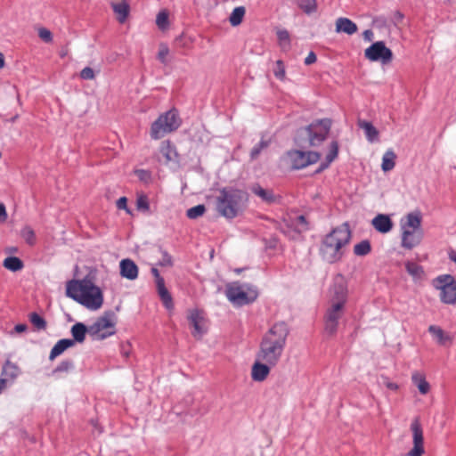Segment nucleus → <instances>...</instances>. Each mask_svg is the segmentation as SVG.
Listing matches in <instances>:
<instances>
[{
	"label": "nucleus",
	"instance_id": "obj_1",
	"mask_svg": "<svg viewBox=\"0 0 456 456\" xmlns=\"http://www.w3.org/2000/svg\"><path fill=\"white\" fill-rule=\"evenodd\" d=\"M289 334V329L286 322L274 323L263 336L256 359L275 366L281 360Z\"/></svg>",
	"mask_w": 456,
	"mask_h": 456
},
{
	"label": "nucleus",
	"instance_id": "obj_2",
	"mask_svg": "<svg viewBox=\"0 0 456 456\" xmlns=\"http://www.w3.org/2000/svg\"><path fill=\"white\" fill-rule=\"evenodd\" d=\"M350 240L349 224L344 223L333 228L323 237L320 245V255L329 264L338 263L344 256L343 248L349 243Z\"/></svg>",
	"mask_w": 456,
	"mask_h": 456
},
{
	"label": "nucleus",
	"instance_id": "obj_3",
	"mask_svg": "<svg viewBox=\"0 0 456 456\" xmlns=\"http://www.w3.org/2000/svg\"><path fill=\"white\" fill-rule=\"evenodd\" d=\"M66 295L90 310H98L103 304L102 291L87 278L69 281Z\"/></svg>",
	"mask_w": 456,
	"mask_h": 456
},
{
	"label": "nucleus",
	"instance_id": "obj_4",
	"mask_svg": "<svg viewBox=\"0 0 456 456\" xmlns=\"http://www.w3.org/2000/svg\"><path fill=\"white\" fill-rule=\"evenodd\" d=\"M248 200V193L234 187H224L216 197V210L227 219L235 218L245 208Z\"/></svg>",
	"mask_w": 456,
	"mask_h": 456
},
{
	"label": "nucleus",
	"instance_id": "obj_5",
	"mask_svg": "<svg viewBox=\"0 0 456 456\" xmlns=\"http://www.w3.org/2000/svg\"><path fill=\"white\" fill-rule=\"evenodd\" d=\"M182 125V119L176 109H171L162 114L151 124L150 135L153 140H159L166 134L176 131Z\"/></svg>",
	"mask_w": 456,
	"mask_h": 456
},
{
	"label": "nucleus",
	"instance_id": "obj_6",
	"mask_svg": "<svg viewBox=\"0 0 456 456\" xmlns=\"http://www.w3.org/2000/svg\"><path fill=\"white\" fill-rule=\"evenodd\" d=\"M224 294L229 302L236 307L249 305L258 297V292L254 286L238 281L228 283Z\"/></svg>",
	"mask_w": 456,
	"mask_h": 456
},
{
	"label": "nucleus",
	"instance_id": "obj_7",
	"mask_svg": "<svg viewBox=\"0 0 456 456\" xmlns=\"http://www.w3.org/2000/svg\"><path fill=\"white\" fill-rule=\"evenodd\" d=\"M116 315L106 312L88 327V333L94 339L102 340L116 333Z\"/></svg>",
	"mask_w": 456,
	"mask_h": 456
},
{
	"label": "nucleus",
	"instance_id": "obj_8",
	"mask_svg": "<svg viewBox=\"0 0 456 456\" xmlns=\"http://www.w3.org/2000/svg\"><path fill=\"white\" fill-rule=\"evenodd\" d=\"M435 289L440 290V300L446 305L456 304V280L451 274L437 276L433 281Z\"/></svg>",
	"mask_w": 456,
	"mask_h": 456
},
{
	"label": "nucleus",
	"instance_id": "obj_9",
	"mask_svg": "<svg viewBox=\"0 0 456 456\" xmlns=\"http://www.w3.org/2000/svg\"><path fill=\"white\" fill-rule=\"evenodd\" d=\"M331 120L330 118L318 119L305 127L310 146L317 147L324 142L330 131Z\"/></svg>",
	"mask_w": 456,
	"mask_h": 456
},
{
	"label": "nucleus",
	"instance_id": "obj_10",
	"mask_svg": "<svg viewBox=\"0 0 456 456\" xmlns=\"http://www.w3.org/2000/svg\"><path fill=\"white\" fill-rule=\"evenodd\" d=\"M292 169H302L316 163L321 154L316 151H303L293 150L287 152Z\"/></svg>",
	"mask_w": 456,
	"mask_h": 456
},
{
	"label": "nucleus",
	"instance_id": "obj_11",
	"mask_svg": "<svg viewBox=\"0 0 456 456\" xmlns=\"http://www.w3.org/2000/svg\"><path fill=\"white\" fill-rule=\"evenodd\" d=\"M364 56L370 61H381L383 64H387L393 60L392 51L383 41H377L366 48Z\"/></svg>",
	"mask_w": 456,
	"mask_h": 456
},
{
	"label": "nucleus",
	"instance_id": "obj_12",
	"mask_svg": "<svg viewBox=\"0 0 456 456\" xmlns=\"http://www.w3.org/2000/svg\"><path fill=\"white\" fill-rule=\"evenodd\" d=\"M330 305H335V303H338L340 306L346 305L348 297V289L347 284L345 281L342 275H338L330 289Z\"/></svg>",
	"mask_w": 456,
	"mask_h": 456
},
{
	"label": "nucleus",
	"instance_id": "obj_13",
	"mask_svg": "<svg viewBox=\"0 0 456 456\" xmlns=\"http://www.w3.org/2000/svg\"><path fill=\"white\" fill-rule=\"evenodd\" d=\"M344 306H340L338 303L330 305L325 314V330L327 333L333 335L336 333L338 326V321L344 314Z\"/></svg>",
	"mask_w": 456,
	"mask_h": 456
},
{
	"label": "nucleus",
	"instance_id": "obj_14",
	"mask_svg": "<svg viewBox=\"0 0 456 456\" xmlns=\"http://www.w3.org/2000/svg\"><path fill=\"white\" fill-rule=\"evenodd\" d=\"M188 320L193 327L191 335L195 338L200 339L208 332V321L204 313L199 309H194L190 313Z\"/></svg>",
	"mask_w": 456,
	"mask_h": 456
},
{
	"label": "nucleus",
	"instance_id": "obj_15",
	"mask_svg": "<svg viewBox=\"0 0 456 456\" xmlns=\"http://www.w3.org/2000/svg\"><path fill=\"white\" fill-rule=\"evenodd\" d=\"M411 430L412 432L413 447L408 452V456H422L425 452L423 430L418 419H415L411 424Z\"/></svg>",
	"mask_w": 456,
	"mask_h": 456
},
{
	"label": "nucleus",
	"instance_id": "obj_16",
	"mask_svg": "<svg viewBox=\"0 0 456 456\" xmlns=\"http://www.w3.org/2000/svg\"><path fill=\"white\" fill-rule=\"evenodd\" d=\"M422 231L402 230L401 245L406 249H411L422 240Z\"/></svg>",
	"mask_w": 456,
	"mask_h": 456
},
{
	"label": "nucleus",
	"instance_id": "obj_17",
	"mask_svg": "<svg viewBox=\"0 0 456 456\" xmlns=\"http://www.w3.org/2000/svg\"><path fill=\"white\" fill-rule=\"evenodd\" d=\"M159 151L165 158V163H179V154L176 147L169 140L163 141L159 147Z\"/></svg>",
	"mask_w": 456,
	"mask_h": 456
},
{
	"label": "nucleus",
	"instance_id": "obj_18",
	"mask_svg": "<svg viewBox=\"0 0 456 456\" xmlns=\"http://www.w3.org/2000/svg\"><path fill=\"white\" fill-rule=\"evenodd\" d=\"M271 367V364L256 359L251 369L252 379L256 382L265 380L270 373Z\"/></svg>",
	"mask_w": 456,
	"mask_h": 456
},
{
	"label": "nucleus",
	"instance_id": "obj_19",
	"mask_svg": "<svg viewBox=\"0 0 456 456\" xmlns=\"http://www.w3.org/2000/svg\"><path fill=\"white\" fill-rule=\"evenodd\" d=\"M120 275L128 280H135L138 276V267L135 263L129 259L126 258L120 261Z\"/></svg>",
	"mask_w": 456,
	"mask_h": 456
},
{
	"label": "nucleus",
	"instance_id": "obj_20",
	"mask_svg": "<svg viewBox=\"0 0 456 456\" xmlns=\"http://www.w3.org/2000/svg\"><path fill=\"white\" fill-rule=\"evenodd\" d=\"M371 224L373 227L381 233H387L393 228V222L387 215L379 214L376 216Z\"/></svg>",
	"mask_w": 456,
	"mask_h": 456
},
{
	"label": "nucleus",
	"instance_id": "obj_21",
	"mask_svg": "<svg viewBox=\"0 0 456 456\" xmlns=\"http://www.w3.org/2000/svg\"><path fill=\"white\" fill-rule=\"evenodd\" d=\"M421 214L419 211L411 212L406 216L404 223L402 222V230L421 231Z\"/></svg>",
	"mask_w": 456,
	"mask_h": 456
},
{
	"label": "nucleus",
	"instance_id": "obj_22",
	"mask_svg": "<svg viewBox=\"0 0 456 456\" xmlns=\"http://www.w3.org/2000/svg\"><path fill=\"white\" fill-rule=\"evenodd\" d=\"M339 145L338 141H332L329 145V152L326 155L325 160L320 164L316 173H320L330 167V165L337 159L338 155Z\"/></svg>",
	"mask_w": 456,
	"mask_h": 456
},
{
	"label": "nucleus",
	"instance_id": "obj_23",
	"mask_svg": "<svg viewBox=\"0 0 456 456\" xmlns=\"http://www.w3.org/2000/svg\"><path fill=\"white\" fill-rule=\"evenodd\" d=\"M357 31V25L348 18L339 17L336 20V32L353 35Z\"/></svg>",
	"mask_w": 456,
	"mask_h": 456
},
{
	"label": "nucleus",
	"instance_id": "obj_24",
	"mask_svg": "<svg viewBox=\"0 0 456 456\" xmlns=\"http://www.w3.org/2000/svg\"><path fill=\"white\" fill-rule=\"evenodd\" d=\"M157 290L158 294L165 305L167 309H172L174 307L173 304V298L171 297V294L167 290V289L165 286V281L164 279H159V281H157Z\"/></svg>",
	"mask_w": 456,
	"mask_h": 456
},
{
	"label": "nucleus",
	"instance_id": "obj_25",
	"mask_svg": "<svg viewBox=\"0 0 456 456\" xmlns=\"http://www.w3.org/2000/svg\"><path fill=\"white\" fill-rule=\"evenodd\" d=\"M157 290L158 294L165 305L167 309H172L174 307L173 304V298L171 297V294L167 290V289L165 286V281L164 279H159V281H157Z\"/></svg>",
	"mask_w": 456,
	"mask_h": 456
},
{
	"label": "nucleus",
	"instance_id": "obj_26",
	"mask_svg": "<svg viewBox=\"0 0 456 456\" xmlns=\"http://www.w3.org/2000/svg\"><path fill=\"white\" fill-rule=\"evenodd\" d=\"M157 290L158 294L165 305L167 309H172L174 307L173 304V298L171 297V294L167 290V289L165 286V281L164 279H159V281H157Z\"/></svg>",
	"mask_w": 456,
	"mask_h": 456
},
{
	"label": "nucleus",
	"instance_id": "obj_27",
	"mask_svg": "<svg viewBox=\"0 0 456 456\" xmlns=\"http://www.w3.org/2000/svg\"><path fill=\"white\" fill-rule=\"evenodd\" d=\"M20 373V370L18 365L7 360L3 366L1 376L6 379L7 382H13Z\"/></svg>",
	"mask_w": 456,
	"mask_h": 456
},
{
	"label": "nucleus",
	"instance_id": "obj_28",
	"mask_svg": "<svg viewBox=\"0 0 456 456\" xmlns=\"http://www.w3.org/2000/svg\"><path fill=\"white\" fill-rule=\"evenodd\" d=\"M251 191L259 197L264 202L273 203L276 200V197L272 190L264 189L260 184L255 183L250 188Z\"/></svg>",
	"mask_w": 456,
	"mask_h": 456
},
{
	"label": "nucleus",
	"instance_id": "obj_29",
	"mask_svg": "<svg viewBox=\"0 0 456 456\" xmlns=\"http://www.w3.org/2000/svg\"><path fill=\"white\" fill-rule=\"evenodd\" d=\"M74 346V340H71L70 338H62L60 339L51 349L50 354H49V360L53 361L57 356L61 355L66 349L71 347Z\"/></svg>",
	"mask_w": 456,
	"mask_h": 456
},
{
	"label": "nucleus",
	"instance_id": "obj_30",
	"mask_svg": "<svg viewBox=\"0 0 456 456\" xmlns=\"http://www.w3.org/2000/svg\"><path fill=\"white\" fill-rule=\"evenodd\" d=\"M405 270L412 280L417 281L424 277L425 272L423 267L413 261H406L404 263Z\"/></svg>",
	"mask_w": 456,
	"mask_h": 456
},
{
	"label": "nucleus",
	"instance_id": "obj_31",
	"mask_svg": "<svg viewBox=\"0 0 456 456\" xmlns=\"http://www.w3.org/2000/svg\"><path fill=\"white\" fill-rule=\"evenodd\" d=\"M70 332L73 337L71 340H74V344L76 342L83 343L88 332V328L82 322H77L71 327Z\"/></svg>",
	"mask_w": 456,
	"mask_h": 456
},
{
	"label": "nucleus",
	"instance_id": "obj_32",
	"mask_svg": "<svg viewBox=\"0 0 456 456\" xmlns=\"http://www.w3.org/2000/svg\"><path fill=\"white\" fill-rule=\"evenodd\" d=\"M411 380L412 383L417 386L420 394L426 395L429 392L430 386L423 374L414 372L411 376Z\"/></svg>",
	"mask_w": 456,
	"mask_h": 456
},
{
	"label": "nucleus",
	"instance_id": "obj_33",
	"mask_svg": "<svg viewBox=\"0 0 456 456\" xmlns=\"http://www.w3.org/2000/svg\"><path fill=\"white\" fill-rule=\"evenodd\" d=\"M111 7L115 13L118 14V20L119 22H124L129 14V4L126 1L120 3H114Z\"/></svg>",
	"mask_w": 456,
	"mask_h": 456
},
{
	"label": "nucleus",
	"instance_id": "obj_34",
	"mask_svg": "<svg viewBox=\"0 0 456 456\" xmlns=\"http://www.w3.org/2000/svg\"><path fill=\"white\" fill-rule=\"evenodd\" d=\"M396 155L392 150L387 151L382 157L381 168L384 172L392 170L395 167Z\"/></svg>",
	"mask_w": 456,
	"mask_h": 456
},
{
	"label": "nucleus",
	"instance_id": "obj_35",
	"mask_svg": "<svg viewBox=\"0 0 456 456\" xmlns=\"http://www.w3.org/2000/svg\"><path fill=\"white\" fill-rule=\"evenodd\" d=\"M3 265L9 271L18 272L24 267L23 262L17 256H8L4 262Z\"/></svg>",
	"mask_w": 456,
	"mask_h": 456
},
{
	"label": "nucleus",
	"instance_id": "obj_36",
	"mask_svg": "<svg viewBox=\"0 0 456 456\" xmlns=\"http://www.w3.org/2000/svg\"><path fill=\"white\" fill-rule=\"evenodd\" d=\"M359 126L364 130L365 135L370 142L378 138L379 132L376 127L369 121H359Z\"/></svg>",
	"mask_w": 456,
	"mask_h": 456
},
{
	"label": "nucleus",
	"instance_id": "obj_37",
	"mask_svg": "<svg viewBox=\"0 0 456 456\" xmlns=\"http://www.w3.org/2000/svg\"><path fill=\"white\" fill-rule=\"evenodd\" d=\"M245 13L246 8L244 6L235 7L229 17L231 25L233 27L239 26L242 22Z\"/></svg>",
	"mask_w": 456,
	"mask_h": 456
},
{
	"label": "nucleus",
	"instance_id": "obj_38",
	"mask_svg": "<svg viewBox=\"0 0 456 456\" xmlns=\"http://www.w3.org/2000/svg\"><path fill=\"white\" fill-rule=\"evenodd\" d=\"M428 332L434 337L436 342L440 345H444L449 337L444 333L441 327L436 325H430L428 327Z\"/></svg>",
	"mask_w": 456,
	"mask_h": 456
},
{
	"label": "nucleus",
	"instance_id": "obj_39",
	"mask_svg": "<svg viewBox=\"0 0 456 456\" xmlns=\"http://www.w3.org/2000/svg\"><path fill=\"white\" fill-rule=\"evenodd\" d=\"M371 251V246L368 240H363L354 247V254L358 256H367Z\"/></svg>",
	"mask_w": 456,
	"mask_h": 456
},
{
	"label": "nucleus",
	"instance_id": "obj_40",
	"mask_svg": "<svg viewBox=\"0 0 456 456\" xmlns=\"http://www.w3.org/2000/svg\"><path fill=\"white\" fill-rule=\"evenodd\" d=\"M297 5L306 14H312L317 11V0H297Z\"/></svg>",
	"mask_w": 456,
	"mask_h": 456
},
{
	"label": "nucleus",
	"instance_id": "obj_41",
	"mask_svg": "<svg viewBox=\"0 0 456 456\" xmlns=\"http://www.w3.org/2000/svg\"><path fill=\"white\" fill-rule=\"evenodd\" d=\"M277 39L280 46L283 50H288L290 48V37L287 29H279L277 31Z\"/></svg>",
	"mask_w": 456,
	"mask_h": 456
},
{
	"label": "nucleus",
	"instance_id": "obj_42",
	"mask_svg": "<svg viewBox=\"0 0 456 456\" xmlns=\"http://www.w3.org/2000/svg\"><path fill=\"white\" fill-rule=\"evenodd\" d=\"M20 236L24 239L27 244L33 246L36 243V234L34 230L26 225L20 230Z\"/></svg>",
	"mask_w": 456,
	"mask_h": 456
},
{
	"label": "nucleus",
	"instance_id": "obj_43",
	"mask_svg": "<svg viewBox=\"0 0 456 456\" xmlns=\"http://www.w3.org/2000/svg\"><path fill=\"white\" fill-rule=\"evenodd\" d=\"M29 321L32 325L38 330H44L46 329L47 324L45 320L37 313H31L29 314Z\"/></svg>",
	"mask_w": 456,
	"mask_h": 456
},
{
	"label": "nucleus",
	"instance_id": "obj_44",
	"mask_svg": "<svg viewBox=\"0 0 456 456\" xmlns=\"http://www.w3.org/2000/svg\"><path fill=\"white\" fill-rule=\"evenodd\" d=\"M74 369V362L72 360H64L61 362L53 370L52 374L56 375L61 372H69Z\"/></svg>",
	"mask_w": 456,
	"mask_h": 456
},
{
	"label": "nucleus",
	"instance_id": "obj_45",
	"mask_svg": "<svg viewBox=\"0 0 456 456\" xmlns=\"http://www.w3.org/2000/svg\"><path fill=\"white\" fill-rule=\"evenodd\" d=\"M156 24L159 29L165 30L169 25L168 12L166 10L160 11L156 18Z\"/></svg>",
	"mask_w": 456,
	"mask_h": 456
},
{
	"label": "nucleus",
	"instance_id": "obj_46",
	"mask_svg": "<svg viewBox=\"0 0 456 456\" xmlns=\"http://www.w3.org/2000/svg\"><path fill=\"white\" fill-rule=\"evenodd\" d=\"M205 212H206L205 206L202 204H200V205L194 206V207L187 209L186 216L190 219H196V218L203 216Z\"/></svg>",
	"mask_w": 456,
	"mask_h": 456
},
{
	"label": "nucleus",
	"instance_id": "obj_47",
	"mask_svg": "<svg viewBox=\"0 0 456 456\" xmlns=\"http://www.w3.org/2000/svg\"><path fill=\"white\" fill-rule=\"evenodd\" d=\"M136 208L142 212H149L150 202L147 195L142 193L137 196L136 199Z\"/></svg>",
	"mask_w": 456,
	"mask_h": 456
},
{
	"label": "nucleus",
	"instance_id": "obj_48",
	"mask_svg": "<svg viewBox=\"0 0 456 456\" xmlns=\"http://www.w3.org/2000/svg\"><path fill=\"white\" fill-rule=\"evenodd\" d=\"M269 146V141H266V140H264V139H261V141L256 143L252 149H251V151H250V158L252 159H256L259 154L261 153V151L267 148Z\"/></svg>",
	"mask_w": 456,
	"mask_h": 456
},
{
	"label": "nucleus",
	"instance_id": "obj_49",
	"mask_svg": "<svg viewBox=\"0 0 456 456\" xmlns=\"http://www.w3.org/2000/svg\"><path fill=\"white\" fill-rule=\"evenodd\" d=\"M169 54V48L166 44H160L159 49L158 53V60L164 65H167L168 63V61L167 57Z\"/></svg>",
	"mask_w": 456,
	"mask_h": 456
},
{
	"label": "nucleus",
	"instance_id": "obj_50",
	"mask_svg": "<svg viewBox=\"0 0 456 456\" xmlns=\"http://www.w3.org/2000/svg\"><path fill=\"white\" fill-rule=\"evenodd\" d=\"M295 224L298 232H306L310 229L309 224L304 215H300L295 218Z\"/></svg>",
	"mask_w": 456,
	"mask_h": 456
},
{
	"label": "nucleus",
	"instance_id": "obj_51",
	"mask_svg": "<svg viewBox=\"0 0 456 456\" xmlns=\"http://www.w3.org/2000/svg\"><path fill=\"white\" fill-rule=\"evenodd\" d=\"M273 73H274V76L278 79H281V80L284 79V77H285V67H284V64H283L282 61L278 60L276 61Z\"/></svg>",
	"mask_w": 456,
	"mask_h": 456
},
{
	"label": "nucleus",
	"instance_id": "obj_52",
	"mask_svg": "<svg viewBox=\"0 0 456 456\" xmlns=\"http://www.w3.org/2000/svg\"><path fill=\"white\" fill-rule=\"evenodd\" d=\"M38 37L45 43H51L53 41L52 32L45 28H40L38 29Z\"/></svg>",
	"mask_w": 456,
	"mask_h": 456
},
{
	"label": "nucleus",
	"instance_id": "obj_53",
	"mask_svg": "<svg viewBox=\"0 0 456 456\" xmlns=\"http://www.w3.org/2000/svg\"><path fill=\"white\" fill-rule=\"evenodd\" d=\"M80 77L84 80H92L95 77L94 71L90 67H86L80 71Z\"/></svg>",
	"mask_w": 456,
	"mask_h": 456
},
{
	"label": "nucleus",
	"instance_id": "obj_54",
	"mask_svg": "<svg viewBox=\"0 0 456 456\" xmlns=\"http://www.w3.org/2000/svg\"><path fill=\"white\" fill-rule=\"evenodd\" d=\"M139 180L148 183L151 179V174L150 171L145 169H137L134 171Z\"/></svg>",
	"mask_w": 456,
	"mask_h": 456
},
{
	"label": "nucleus",
	"instance_id": "obj_55",
	"mask_svg": "<svg viewBox=\"0 0 456 456\" xmlns=\"http://www.w3.org/2000/svg\"><path fill=\"white\" fill-rule=\"evenodd\" d=\"M116 205L118 209H124L127 214H132L131 209L127 207V199L126 197L119 198Z\"/></svg>",
	"mask_w": 456,
	"mask_h": 456
},
{
	"label": "nucleus",
	"instance_id": "obj_56",
	"mask_svg": "<svg viewBox=\"0 0 456 456\" xmlns=\"http://www.w3.org/2000/svg\"><path fill=\"white\" fill-rule=\"evenodd\" d=\"M159 265L162 266H171L173 265L172 256L167 251H162V259Z\"/></svg>",
	"mask_w": 456,
	"mask_h": 456
},
{
	"label": "nucleus",
	"instance_id": "obj_57",
	"mask_svg": "<svg viewBox=\"0 0 456 456\" xmlns=\"http://www.w3.org/2000/svg\"><path fill=\"white\" fill-rule=\"evenodd\" d=\"M384 385L386 386V387L387 389H390V390H393V391H396L399 388L398 384L390 381L387 378L385 379Z\"/></svg>",
	"mask_w": 456,
	"mask_h": 456
},
{
	"label": "nucleus",
	"instance_id": "obj_58",
	"mask_svg": "<svg viewBox=\"0 0 456 456\" xmlns=\"http://www.w3.org/2000/svg\"><path fill=\"white\" fill-rule=\"evenodd\" d=\"M317 58L315 53L312 51L308 53V55L305 59V65H311L316 61Z\"/></svg>",
	"mask_w": 456,
	"mask_h": 456
},
{
	"label": "nucleus",
	"instance_id": "obj_59",
	"mask_svg": "<svg viewBox=\"0 0 456 456\" xmlns=\"http://www.w3.org/2000/svg\"><path fill=\"white\" fill-rule=\"evenodd\" d=\"M7 219V212L5 206L0 202V222H5Z\"/></svg>",
	"mask_w": 456,
	"mask_h": 456
},
{
	"label": "nucleus",
	"instance_id": "obj_60",
	"mask_svg": "<svg viewBox=\"0 0 456 456\" xmlns=\"http://www.w3.org/2000/svg\"><path fill=\"white\" fill-rule=\"evenodd\" d=\"M362 35L366 41H371L373 39V32L370 29H366Z\"/></svg>",
	"mask_w": 456,
	"mask_h": 456
},
{
	"label": "nucleus",
	"instance_id": "obj_61",
	"mask_svg": "<svg viewBox=\"0 0 456 456\" xmlns=\"http://www.w3.org/2000/svg\"><path fill=\"white\" fill-rule=\"evenodd\" d=\"M28 329V326L25 323L16 324L14 327V330L18 333L23 332Z\"/></svg>",
	"mask_w": 456,
	"mask_h": 456
},
{
	"label": "nucleus",
	"instance_id": "obj_62",
	"mask_svg": "<svg viewBox=\"0 0 456 456\" xmlns=\"http://www.w3.org/2000/svg\"><path fill=\"white\" fill-rule=\"evenodd\" d=\"M151 273L152 275L155 277L156 279V281H159V279H164L160 274H159V272L157 268H152L151 269Z\"/></svg>",
	"mask_w": 456,
	"mask_h": 456
},
{
	"label": "nucleus",
	"instance_id": "obj_63",
	"mask_svg": "<svg viewBox=\"0 0 456 456\" xmlns=\"http://www.w3.org/2000/svg\"><path fill=\"white\" fill-rule=\"evenodd\" d=\"M449 259L456 264V251L451 250L448 254Z\"/></svg>",
	"mask_w": 456,
	"mask_h": 456
},
{
	"label": "nucleus",
	"instance_id": "obj_64",
	"mask_svg": "<svg viewBox=\"0 0 456 456\" xmlns=\"http://www.w3.org/2000/svg\"><path fill=\"white\" fill-rule=\"evenodd\" d=\"M8 382L6 379H4L2 376L0 377V394L2 393L3 389L6 386Z\"/></svg>",
	"mask_w": 456,
	"mask_h": 456
}]
</instances>
